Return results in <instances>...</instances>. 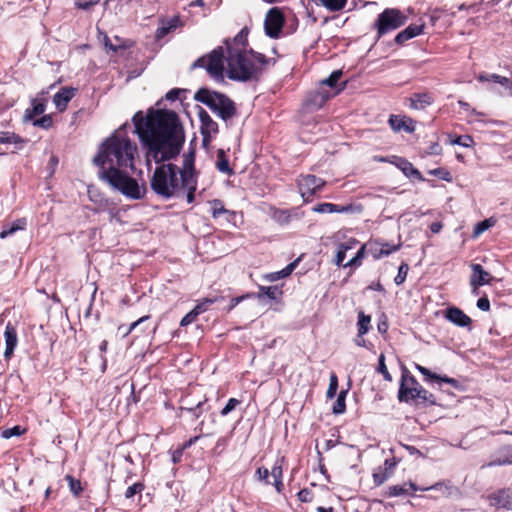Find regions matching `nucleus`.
Returning <instances> with one entry per match:
<instances>
[{
	"label": "nucleus",
	"mask_w": 512,
	"mask_h": 512,
	"mask_svg": "<svg viewBox=\"0 0 512 512\" xmlns=\"http://www.w3.org/2000/svg\"><path fill=\"white\" fill-rule=\"evenodd\" d=\"M194 99L206 105L224 121L231 119L237 113L233 100L218 91L202 87L195 93Z\"/></svg>",
	"instance_id": "423d86ee"
},
{
	"label": "nucleus",
	"mask_w": 512,
	"mask_h": 512,
	"mask_svg": "<svg viewBox=\"0 0 512 512\" xmlns=\"http://www.w3.org/2000/svg\"><path fill=\"white\" fill-rule=\"evenodd\" d=\"M351 249V246L347 243H340L335 257V264L337 266H343V262L346 258V252Z\"/></svg>",
	"instance_id": "3c124183"
},
{
	"label": "nucleus",
	"mask_w": 512,
	"mask_h": 512,
	"mask_svg": "<svg viewBox=\"0 0 512 512\" xmlns=\"http://www.w3.org/2000/svg\"><path fill=\"white\" fill-rule=\"evenodd\" d=\"M198 313L195 312V309L193 308L190 312H188L180 321V326L182 327H186L188 325H190L191 323H193L197 317H198Z\"/></svg>",
	"instance_id": "338daca9"
},
{
	"label": "nucleus",
	"mask_w": 512,
	"mask_h": 512,
	"mask_svg": "<svg viewBox=\"0 0 512 512\" xmlns=\"http://www.w3.org/2000/svg\"><path fill=\"white\" fill-rule=\"evenodd\" d=\"M342 77V71L341 70H335L333 71L330 76L324 80L321 81L319 87H330V88H336L338 81Z\"/></svg>",
	"instance_id": "c03bdc74"
},
{
	"label": "nucleus",
	"mask_w": 512,
	"mask_h": 512,
	"mask_svg": "<svg viewBox=\"0 0 512 512\" xmlns=\"http://www.w3.org/2000/svg\"><path fill=\"white\" fill-rule=\"evenodd\" d=\"M512 464V445L504 444L497 450V457L489 462L486 466H504Z\"/></svg>",
	"instance_id": "bb28decb"
},
{
	"label": "nucleus",
	"mask_w": 512,
	"mask_h": 512,
	"mask_svg": "<svg viewBox=\"0 0 512 512\" xmlns=\"http://www.w3.org/2000/svg\"><path fill=\"white\" fill-rule=\"evenodd\" d=\"M211 215L214 219L219 218L224 214L234 215L233 211H230L224 207V203L220 199H214L210 201Z\"/></svg>",
	"instance_id": "58836bf2"
},
{
	"label": "nucleus",
	"mask_w": 512,
	"mask_h": 512,
	"mask_svg": "<svg viewBox=\"0 0 512 512\" xmlns=\"http://www.w3.org/2000/svg\"><path fill=\"white\" fill-rule=\"evenodd\" d=\"M274 59L250 49L249 51H230L227 56V77L234 81L247 82L258 80L266 66Z\"/></svg>",
	"instance_id": "7ed1b4c3"
},
{
	"label": "nucleus",
	"mask_w": 512,
	"mask_h": 512,
	"mask_svg": "<svg viewBox=\"0 0 512 512\" xmlns=\"http://www.w3.org/2000/svg\"><path fill=\"white\" fill-rule=\"evenodd\" d=\"M254 295H255V293H246L244 295L231 298L230 304L228 305L226 311L228 313L231 312L239 303H241L242 301H244L246 299L253 298Z\"/></svg>",
	"instance_id": "052dcab7"
},
{
	"label": "nucleus",
	"mask_w": 512,
	"mask_h": 512,
	"mask_svg": "<svg viewBox=\"0 0 512 512\" xmlns=\"http://www.w3.org/2000/svg\"><path fill=\"white\" fill-rule=\"evenodd\" d=\"M425 489L422 486L416 485L414 482L409 481L408 483H404L402 485H392L389 486L387 491L384 493L385 497H398L411 495L416 491H424Z\"/></svg>",
	"instance_id": "4be33fe9"
},
{
	"label": "nucleus",
	"mask_w": 512,
	"mask_h": 512,
	"mask_svg": "<svg viewBox=\"0 0 512 512\" xmlns=\"http://www.w3.org/2000/svg\"><path fill=\"white\" fill-rule=\"evenodd\" d=\"M224 61V48L222 46H218L211 52L196 59L192 63L190 69L194 70L197 68H203L210 77L218 80L223 78L225 70Z\"/></svg>",
	"instance_id": "6e6552de"
},
{
	"label": "nucleus",
	"mask_w": 512,
	"mask_h": 512,
	"mask_svg": "<svg viewBox=\"0 0 512 512\" xmlns=\"http://www.w3.org/2000/svg\"><path fill=\"white\" fill-rule=\"evenodd\" d=\"M407 17L398 9L387 8L378 15L374 24L378 38L403 26Z\"/></svg>",
	"instance_id": "1a4fd4ad"
},
{
	"label": "nucleus",
	"mask_w": 512,
	"mask_h": 512,
	"mask_svg": "<svg viewBox=\"0 0 512 512\" xmlns=\"http://www.w3.org/2000/svg\"><path fill=\"white\" fill-rule=\"evenodd\" d=\"M283 294L282 289L275 285V286H259V291L257 294L254 295V297H257L259 299H262L263 297H268L271 300H277L280 298Z\"/></svg>",
	"instance_id": "f704fd0d"
},
{
	"label": "nucleus",
	"mask_w": 512,
	"mask_h": 512,
	"mask_svg": "<svg viewBox=\"0 0 512 512\" xmlns=\"http://www.w3.org/2000/svg\"><path fill=\"white\" fill-rule=\"evenodd\" d=\"M424 25L411 24L401 32H399L394 41L398 45H403L406 41L419 36L423 33Z\"/></svg>",
	"instance_id": "7c9ffc66"
},
{
	"label": "nucleus",
	"mask_w": 512,
	"mask_h": 512,
	"mask_svg": "<svg viewBox=\"0 0 512 512\" xmlns=\"http://www.w3.org/2000/svg\"><path fill=\"white\" fill-rule=\"evenodd\" d=\"M357 328H358L359 338H361V336H364L365 334H367L371 328V316L366 315L363 311H359L358 312Z\"/></svg>",
	"instance_id": "4c0bfd02"
},
{
	"label": "nucleus",
	"mask_w": 512,
	"mask_h": 512,
	"mask_svg": "<svg viewBox=\"0 0 512 512\" xmlns=\"http://www.w3.org/2000/svg\"><path fill=\"white\" fill-rule=\"evenodd\" d=\"M450 143L453 145L456 144L463 147H470L474 144V140L469 135H460L456 136L454 139H451Z\"/></svg>",
	"instance_id": "6e6d98bb"
},
{
	"label": "nucleus",
	"mask_w": 512,
	"mask_h": 512,
	"mask_svg": "<svg viewBox=\"0 0 512 512\" xmlns=\"http://www.w3.org/2000/svg\"><path fill=\"white\" fill-rule=\"evenodd\" d=\"M423 488L425 489L424 491H428V490L436 491L438 493V495L436 497H449L455 491H457V488L454 485H452L451 481H449V480L437 482L431 486L423 487Z\"/></svg>",
	"instance_id": "2f4dec72"
},
{
	"label": "nucleus",
	"mask_w": 512,
	"mask_h": 512,
	"mask_svg": "<svg viewBox=\"0 0 512 512\" xmlns=\"http://www.w3.org/2000/svg\"><path fill=\"white\" fill-rule=\"evenodd\" d=\"M410 108L415 110H424L434 102V97L429 92L414 93L409 98Z\"/></svg>",
	"instance_id": "c85d7f7f"
},
{
	"label": "nucleus",
	"mask_w": 512,
	"mask_h": 512,
	"mask_svg": "<svg viewBox=\"0 0 512 512\" xmlns=\"http://www.w3.org/2000/svg\"><path fill=\"white\" fill-rule=\"evenodd\" d=\"M347 392H348L347 390H342L338 394L337 400L334 403L333 408H332V411L334 414L338 415V414H343L345 412V410H346L345 400H346Z\"/></svg>",
	"instance_id": "37998d69"
},
{
	"label": "nucleus",
	"mask_w": 512,
	"mask_h": 512,
	"mask_svg": "<svg viewBox=\"0 0 512 512\" xmlns=\"http://www.w3.org/2000/svg\"><path fill=\"white\" fill-rule=\"evenodd\" d=\"M136 153V144L125 133L118 130L101 144L93 158V163L99 168L107 166L133 168Z\"/></svg>",
	"instance_id": "f03ea898"
},
{
	"label": "nucleus",
	"mask_w": 512,
	"mask_h": 512,
	"mask_svg": "<svg viewBox=\"0 0 512 512\" xmlns=\"http://www.w3.org/2000/svg\"><path fill=\"white\" fill-rule=\"evenodd\" d=\"M35 126L41 127L43 129H49L53 125V119L51 115H43L41 118L35 120L33 122Z\"/></svg>",
	"instance_id": "e2e57ef3"
},
{
	"label": "nucleus",
	"mask_w": 512,
	"mask_h": 512,
	"mask_svg": "<svg viewBox=\"0 0 512 512\" xmlns=\"http://www.w3.org/2000/svg\"><path fill=\"white\" fill-rule=\"evenodd\" d=\"M377 372L382 374L383 378L386 381H388V382L392 381V375L388 371V368H387L386 363H385V355L383 353H381L379 355V358H378Z\"/></svg>",
	"instance_id": "8fccbe9b"
},
{
	"label": "nucleus",
	"mask_w": 512,
	"mask_h": 512,
	"mask_svg": "<svg viewBox=\"0 0 512 512\" xmlns=\"http://www.w3.org/2000/svg\"><path fill=\"white\" fill-rule=\"evenodd\" d=\"M297 184L304 201L309 202L325 186L326 182L315 175L307 174L300 176Z\"/></svg>",
	"instance_id": "ddd939ff"
},
{
	"label": "nucleus",
	"mask_w": 512,
	"mask_h": 512,
	"mask_svg": "<svg viewBox=\"0 0 512 512\" xmlns=\"http://www.w3.org/2000/svg\"><path fill=\"white\" fill-rule=\"evenodd\" d=\"M4 338H5L4 358H5V360L9 361L13 357L14 351L18 345L17 330L11 322H8L5 327Z\"/></svg>",
	"instance_id": "6ab92c4d"
},
{
	"label": "nucleus",
	"mask_w": 512,
	"mask_h": 512,
	"mask_svg": "<svg viewBox=\"0 0 512 512\" xmlns=\"http://www.w3.org/2000/svg\"><path fill=\"white\" fill-rule=\"evenodd\" d=\"M367 251V247L363 244L356 255L350 259L347 263L343 265V267H358L362 264V260L365 256V252Z\"/></svg>",
	"instance_id": "49530a36"
},
{
	"label": "nucleus",
	"mask_w": 512,
	"mask_h": 512,
	"mask_svg": "<svg viewBox=\"0 0 512 512\" xmlns=\"http://www.w3.org/2000/svg\"><path fill=\"white\" fill-rule=\"evenodd\" d=\"M297 497L302 503H310L314 499V493L308 488H303L298 492Z\"/></svg>",
	"instance_id": "680f3d73"
},
{
	"label": "nucleus",
	"mask_w": 512,
	"mask_h": 512,
	"mask_svg": "<svg viewBox=\"0 0 512 512\" xmlns=\"http://www.w3.org/2000/svg\"><path fill=\"white\" fill-rule=\"evenodd\" d=\"M27 143L28 139L21 137L15 132L0 131V144H12L14 146V150L12 152L22 150Z\"/></svg>",
	"instance_id": "a878e982"
},
{
	"label": "nucleus",
	"mask_w": 512,
	"mask_h": 512,
	"mask_svg": "<svg viewBox=\"0 0 512 512\" xmlns=\"http://www.w3.org/2000/svg\"><path fill=\"white\" fill-rule=\"evenodd\" d=\"M76 93L77 88L70 86L62 87L53 97V102L56 109L59 112H64L68 107V103L72 100Z\"/></svg>",
	"instance_id": "412c9836"
},
{
	"label": "nucleus",
	"mask_w": 512,
	"mask_h": 512,
	"mask_svg": "<svg viewBox=\"0 0 512 512\" xmlns=\"http://www.w3.org/2000/svg\"><path fill=\"white\" fill-rule=\"evenodd\" d=\"M296 265H297V261L292 262L289 265H287L286 268L282 269L281 271H278L276 273H272V274L268 275V279L270 281H275L280 278H284L292 273V271L294 270Z\"/></svg>",
	"instance_id": "09e8293b"
},
{
	"label": "nucleus",
	"mask_w": 512,
	"mask_h": 512,
	"mask_svg": "<svg viewBox=\"0 0 512 512\" xmlns=\"http://www.w3.org/2000/svg\"><path fill=\"white\" fill-rule=\"evenodd\" d=\"M409 271V265L406 262H402L399 266L398 273L396 277L394 278V282L396 285H401L405 282L407 278V274Z\"/></svg>",
	"instance_id": "864d4df0"
},
{
	"label": "nucleus",
	"mask_w": 512,
	"mask_h": 512,
	"mask_svg": "<svg viewBox=\"0 0 512 512\" xmlns=\"http://www.w3.org/2000/svg\"><path fill=\"white\" fill-rule=\"evenodd\" d=\"M398 400L405 403L436 404V397L434 394L423 388L415 376L412 375L406 367H403L402 369L398 390Z\"/></svg>",
	"instance_id": "39448f33"
},
{
	"label": "nucleus",
	"mask_w": 512,
	"mask_h": 512,
	"mask_svg": "<svg viewBox=\"0 0 512 512\" xmlns=\"http://www.w3.org/2000/svg\"><path fill=\"white\" fill-rule=\"evenodd\" d=\"M144 489H145V485H144V483H142V482L134 483V484L130 485V486L126 489V491H125V493H124L125 498H126V499H131V498H133L135 495H137V494H141V493H142V491H143Z\"/></svg>",
	"instance_id": "603ef678"
},
{
	"label": "nucleus",
	"mask_w": 512,
	"mask_h": 512,
	"mask_svg": "<svg viewBox=\"0 0 512 512\" xmlns=\"http://www.w3.org/2000/svg\"><path fill=\"white\" fill-rule=\"evenodd\" d=\"M271 217L279 225L285 226L291 223L294 218H298V214L296 209L273 208Z\"/></svg>",
	"instance_id": "c756f323"
},
{
	"label": "nucleus",
	"mask_w": 512,
	"mask_h": 512,
	"mask_svg": "<svg viewBox=\"0 0 512 512\" xmlns=\"http://www.w3.org/2000/svg\"><path fill=\"white\" fill-rule=\"evenodd\" d=\"M215 166L217 170L221 173L227 174L229 176L234 174V170L230 167L228 156L223 149H219L217 151V158Z\"/></svg>",
	"instance_id": "72a5a7b5"
},
{
	"label": "nucleus",
	"mask_w": 512,
	"mask_h": 512,
	"mask_svg": "<svg viewBox=\"0 0 512 512\" xmlns=\"http://www.w3.org/2000/svg\"><path fill=\"white\" fill-rule=\"evenodd\" d=\"M27 221L25 218L17 219L13 224L10 226L4 225L2 228V231L0 232V238L5 239L6 237L14 234L15 232L19 230H24L26 228Z\"/></svg>",
	"instance_id": "e433bc0d"
},
{
	"label": "nucleus",
	"mask_w": 512,
	"mask_h": 512,
	"mask_svg": "<svg viewBox=\"0 0 512 512\" xmlns=\"http://www.w3.org/2000/svg\"><path fill=\"white\" fill-rule=\"evenodd\" d=\"M353 210L354 207L352 204L338 205L329 202L319 203L312 207V211L316 213H347Z\"/></svg>",
	"instance_id": "cd10ccee"
},
{
	"label": "nucleus",
	"mask_w": 512,
	"mask_h": 512,
	"mask_svg": "<svg viewBox=\"0 0 512 512\" xmlns=\"http://www.w3.org/2000/svg\"><path fill=\"white\" fill-rule=\"evenodd\" d=\"M208 401V398L204 396L203 400L198 401V403L195 406L191 407H180V411H187L188 413L192 414V416L195 419H198L202 413H203V406Z\"/></svg>",
	"instance_id": "79ce46f5"
},
{
	"label": "nucleus",
	"mask_w": 512,
	"mask_h": 512,
	"mask_svg": "<svg viewBox=\"0 0 512 512\" xmlns=\"http://www.w3.org/2000/svg\"><path fill=\"white\" fill-rule=\"evenodd\" d=\"M488 500L492 507L512 510V490L509 488L490 494Z\"/></svg>",
	"instance_id": "aec40b11"
},
{
	"label": "nucleus",
	"mask_w": 512,
	"mask_h": 512,
	"mask_svg": "<svg viewBox=\"0 0 512 512\" xmlns=\"http://www.w3.org/2000/svg\"><path fill=\"white\" fill-rule=\"evenodd\" d=\"M415 368L425 377L426 381L444 382L450 384L452 387L455 388H457L459 385L456 379L451 378L447 375L436 374L420 364H415Z\"/></svg>",
	"instance_id": "393cba45"
},
{
	"label": "nucleus",
	"mask_w": 512,
	"mask_h": 512,
	"mask_svg": "<svg viewBox=\"0 0 512 512\" xmlns=\"http://www.w3.org/2000/svg\"><path fill=\"white\" fill-rule=\"evenodd\" d=\"M269 475L270 471L264 466L258 467L257 470L255 471V478L266 485L271 484V482L269 481Z\"/></svg>",
	"instance_id": "bf43d9fd"
},
{
	"label": "nucleus",
	"mask_w": 512,
	"mask_h": 512,
	"mask_svg": "<svg viewBox=\"0 0 512 512\" xmlns=\"http://www.w3.org/2000/svg\"><path fill=\"white\" fill-rule=\"evenodd\" d=\"M46 110L45 98H34L31 100V108L25 110V118L28 120L34 119L36 116L41 115Z\"/></svg>",
	"instance_id": "473e14b6"
},
{
	"label": "nucleus",
	"mask_w": 512,
	"mask_h": 512,
	"mask_svg": "<svg viewBox=\"0 0 512 512\" xmlns=\"http://www.w3.org/2000/svg\"><path fill=\"white\" fill-rule=\"evenodd\" d=\"M338 389V377L335 373L330 375L329 387L327 390V398H334L337 394Z\"/></svg>",
	"instance_id": "13d9d810"
},
{
	"label": "nucleus",
	"mask_w": 512,
	"mask_h": 512,
	"mask_svg": "<svg viewBox=\"0 0 512 512\" xmlns=\"http://www.w3.org/2000/svg\"><path fill=\"white\" fill-rule=\"evenodd\" d=\"M285 462V458L282 457L277 459L272 466L270 471V475L273 478V481L283 480V464Z\"/></svg>",
	"instance_id": "a18cd8bd"
},
{
	"label": "nucleus",
	"mask_w": 512,
	"mask_h": 512,
	"mask_svg": "<svg viewBox=\"0 0 512 512\" xmlns=\"http://www.w3.org/2000/svg\"><path fill=\"white\" fill-rule=\"evenodd\" d=\"M170 32H172V31L170 30V28L167 25V23L165 21H162L161 25L156 30L155 37L157 39H162L166 35H168Z\"/></svg>",
	"instance_id": "774afa93"
},
{
	"label": "nucleus",
	"mask_w": 512,
	"mask_h": 512,
	"mask_svg": "<svg viewBox=\"0 0 512 512\" xmlns=\"http://www.w3.org/2000/svg\"><path fill=\"white\" fill-rule=\"evenodd\" d=\"M198 117L200 120V133L202 135V145L204 147H208L212 141L213 136H215L219 131L218 124L202 107H199Z\"/></svg>",
	"instance_id": "4468645a"
},
{
	"label": "nucleus",
	"mask_w": 512,
	"mask_h": 512,
	"mask_svg": "<svg viewBox=\"0 0 512 512\" xmlns=\"http://www.w3.org/2000/svg\"><path fill=\"white\" fill-rule=\"evenodd\" d=\"M500 77H501V75L496 74V73H491V74L481 73L477 76V80L482 83H485V82L498 83V81L500 80Z\"/></svg>",
	"instance_id": "0e129e2a"
},
{
	"label": "nucleus",
	"mask_w": 512,
	"mask_h": 512,
	"mask_svg": "<svg viewBox=\"0 0 512 512\" xmlns=\"http://www.w3.org/2000/svg\"><path fill=\"white\" fill-rule=\"evenodd\" d=\"M388 125L395 133L405 131L412 134L416 130V121L407 115L391 114L388 118Z\"/></svg>",
	"instance_id": "dca6fc26"
},
{
	"label": "nucleus",
	"mask_w": 512,
	"mask_h": 512,
	"mask_svg": "<svg viewBox=\"0 0 512 512\" xmlns=\"http://www.w3.org/2000/svg\"><path fill=\"white\" fill-rule=\"evenodd\" d=\"M402 246L401 241L398 243L387 242L382 238H371L365 243V247H367V252L373 257L375 260H379L383 257H387L392 253L398 251Z\"/></svg>",
	"instance_id": "9b49d317"
},
{
	"label": "nucleus",
	"mask_w": 512,
	"mask_h": 512,
	"mask_svg": "<svg viewBox=\"0 0 512 512\" xmlns=\"http://www.w3.org/2000/svg\"><path fill=\"white\" fill-rule=\"evenodd\" d=\"M316 3H320L324 7H326L330 11H340L342 10L347 0H314Z\"/></svg>",
	"instance_id": "a19ab883"
},
{
	"label": "nucleus",
	"mask_w": 512,
	"mask_h": 512,
	"mask_svg": "<svg viewBox=\"0 0 512 512\" xmlns=\"http://www.w3.org/2000/svg\"><path fill=\"white\" fill-rule=\"evenodd\" d=\"M343 88L344 85L336 89V91L333 93L328 91L325 87H318L317 89L310 91L307 93L303 101V109L306 112H315L321 109L330 98L338 94L341 90H343Z\"/></svg>",
	"instance_id": "9d476101"
},
{
	"label": "nucleus",
	"mask_w": 512,
	"mask_h": 512,
	"mask_svg": "<svg viewBox=\"0 0 512 512\" xmlns=\"http://www.w3.org/2000/svg\"><path fill=\"white\" fill-rule=\"evenodd\" d=\"M116 166H107L99 168V178L107 182L113 189L120 191L126 197L131 199H141L143 194L138 182L127 173Z\"/></svg>",
	"instance_id": "20e7f679"
},
{
	"label": "nucleus",
	"mask_w": 512,
	"mask_h": 512,
	"mask_svg": "<svg viewBox=\"0 0 512 512\" xmlns=\"http://www.w3.org/2000/svg\"><path fill=\"white\" fill-rule=\"evenodd\" d=\"M428 173L433 176L438 177L441 180H444L447 182L452 181V175H451L450 171H448L446 168H443V167L435 168L433 170H430Z\"/></svg>",
	"instance_id": "5fc2aeb1"
},
{
	"label": "nucleus",
	"mask_w": 512,
	"mask_h": 512,
	"mask_svg": "<svg viewBox=\"0 0 512 512\" xmlns=\"http://www.w3.org/2000/svg\"><path fill=\"white\" fill-rule=\"evenodd\" d=\"M195 147L190 146L187 153L183 155L182 168L178 167V174L181 176L184 186L188 188L186 201L191 204L195 200V192L198 185V173L195 169Z\"/></svg>",
	"instance_id": "0eeeda50"
},
{
	"label": "nucleus",
	"mask_w": 512,
	"mask_h": 512,
	"mask_svg": "<svg viewBox=\"0 0 512 512\" xmlns=\"http://www.w3.org/2000/svg\"><path fill=\"white\" fill-rule=\"evenodd\" d=\"M491 225L492 224H491V220L490 219H486V220H483V221L477 223L476 226L474 227L473 235L475 237L479 236L480 234L485 232Z\"/></svg>",
	"instance_id": "69168bd1"
},
{
	"label": "nucleus",
	"mask_w": 512,
	"mask_h": 512,
	"mask_svg": "<svg viewBox=\"0 0 512 512\" xmlns=\"http://www.w3.org/2000/svg\"><path fill=\"white\" fill-rule=\"evenodd\" d=\"M471 270L470 286L472 287L473 293L477 295L479 287L491 284L494 278L488 271L484 270L480 264H471Z\"/></svg>",
	"instance_id": "2eb2a0df"
},
{
	"label": "nucleus",
	"mask_w": 512,
	"mask_h": 512,
	"mask_svg": "<svg viewBox=\"0 0 512 512\" xmlns=\"http://www.w3.org/2000/svg\"><path fill=\"white\" fill-rule=\"evenodd\" d=\"M221 300H223L222 296H207L202 299H199L197 300V303L194 307L195 312H197L198 315H200L208 311L213 304Z\"/></svg>",
	"instance_id": "c9c22d12"
},
{
	"label": "nucleus",
	"mask_w": 512,
	"mask_h": 512,
	"mask_svg": "<svg viewBox=\"0 0 512 512\" xmlns=\"http://www.w3.org/2000/svg\"><path fill=\"white\" fill-rule=\"evenodd\" d=\"M135 133L146 148L148 159L157 166L150 179L152 191L162 199L186 198L188 188L178 174V166L166 161L176 159L184 142L185 132L178 114L173 110L149 109L144 117L138 111L132 118Z\"/></svg>",
	"instance_id": "f257e3e1"
},
{
	"label": "nucleus",
	"mask_w": 512,
	"mask_h": 512,
	"mask_svg": "<svg viewBox=\"0 0 512 512\" xmlns=\"http://www.w3.org/2000/svg\"><path fill=\"white\" fill-rule=\"evenodd\" d=\"M241 404V401L236 398H230L226 405L221 409L220 415L221 416H227L229 413L234 411L237 406Z\"/></svg>",
	"instance_id": "4d7b16f0"
},
{
	"label": "nucleus",
	"mask_w": 512,
	"mask_h": 512,
	"mask_svg": "<svg viewBox=\"0 0 512 512\" xmlns=\"http://www.w3.org/2000/svg\"><path fill=\"white\" fill-rule=\"evenodd\" d=\"M285 23V16L281 8L272 7L266 14L264 29L267 36L278 39Z\"/></svg>",
	"instance_id": "f8f14e48"
},
{
	"label": "nucleus",
	"mask_w": 512,
	"mask_h": 512,
	"mask_svg": "<svg viewBox=\"0 0 512 512\" xmlns=\"http://www.w3.org/2000/svg\"><path fill=\"white\" fill-rule=\"evenodd\" d=\"M445 318L459 327H467L471 324V318L458 307L447 308Z\"/></svg>",
	"instance_id": "b1692460"
},
{
	"label": "nucleus",
	"mask_w": 512,
	"mask_h": 512,
	"mask_svg": "<svg viewBox=\"0 0 512 512\" xmlns=\"http://www.w3.org/2000/svg\"><path fill=\"white\" fill-rule=\"evenodd\" d=\"M393 161H391V164L395 165L398 169H400L403 174L412 179L417 181H424L425 178L421 174V172L414 167V165L407 160L404 157H399L396 155H392Z\"/></svg>",
	"instance_id": "f3484780"
},
{
	"label": "nucleus",
	"mask_w": 512,
	"mask_h": 512,
	"mask_svg": "<svg viewBox=\"0 0 512 512\" xmlns=\"http://www.w3.org/2000/svg\"><path fill=\"white\" fill-rule=\"evenodd\" d=\"M65 480L68 483L71 494L76 498L80 497L82 492L84 491V487L81 481L70 474H67L65 476Z\"/></svg>",
	"instance_id": "ea45409f"
},
{
	"label": "nucleus",
	"mask_w": 512,
	"mask_h": 512,
	"mask_svg": "<svg viewBox=\"0 0 512 512\" xmlns=\"http://www.w3.org/2000/svg\"><path fill=\"white\" fill-rule=\"evenodd\" d=\"M248 34L249 29L247 27H243L234 37L232 44L229 42V40H225L227 53L229 54L230 51H248Z\"/></svg>",
	"instance_id": "5701e85b"
},
{
	"label": "nucleus",
	"mask_w": 512,
	"mask_h": 512,
	"mask_svg": "<svg viewBox=\"0 0 512 512\" xmlns=\"http://www.w3.org/2000/svg\"><path fill=\"white\" fill-rule=\"evenodd\" d=\"M397 463L398 461L395 457L386 459L383 466H379L373 473L374 484L380 486L387 481L393 475Z\"/></svg>",
	"instance_id": "a211bd4d"
},
{
	"label": "nucleus",
	"mask_w": 512,
	"mask_h": 512,
	"mask_svg": "<svg viewBox=\"0 0 512 512\" xmlns=\"http://www.w3.org/2000/svg\"><path fill=\"white\" fill-rule=\"evenodd\" d=\"M27 432V429L20 426V425H16L12 428H6L4 429L2 432H1V437L4 438V439H9L11 437H14V436H21V435H24L25 433Z\"/></svg>",
	"instance_id": "de8ad7c7"
}]
</instances>
